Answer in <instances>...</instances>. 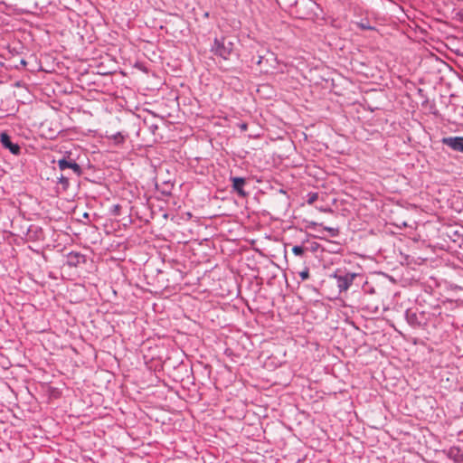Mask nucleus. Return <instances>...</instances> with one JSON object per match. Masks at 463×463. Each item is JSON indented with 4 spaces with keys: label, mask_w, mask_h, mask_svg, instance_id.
<instances>
[{
    "label": "nucleus",
    "mask_w": 463,
    "mask_h": 463,
    "mask_svg": "<svg viewBox=\"0 0 463 463\" xmlns=\"http://www.w3.org/2000/svg\"><path fill=\"white\" fill-rule=\"evenodd\" d=\"M330 277L335 279L340 293L347 291L358 278H362L358 273L343 269H336Z\"/></svg>",
    "instance_id": "obj_1"
},
{
    "label": "nucleus",
    "mask_w": 463,
    "mask_h": 463,
    "mask_svg": "<svg viewBox=\"0 0 463 463\" xmlns=\"http://www.w3.org/2000/svg\"><path fill=\"white\" fill-rule=\"evenodd\" d=\"M233 49L234 43L227 37L215 38L211 46V52L223 60H229Z\"/></svg>",
    "instance_id": "obj_2"
},
{
    "label": "nucleus",
    "mask_w": 463,
    "mask_h": 463,
    "mask_svg": "<svg viewBox=\"0 0 463 463\" xmlns=\"http://www.w3.org/2000/svg\"><path fill=\"white\" fill-rule=\"evenodd\" d=\"M405 317L408 324L414 328H422L426 326L423 313L418 314L409 309L405 313Z\"/></svg>",
    "instance_id": "obj_3"
},
{
    "label": "nucleus",
    "mask_w": 463,
    "mask_h": 463,
    "mask_svg": "<svg viewBox=\"0 0 463 463\" xmlns=\"http://www.w3.org/2000/svg\"><path fill=\"white\" fill-rule=\"evenodd\" d=\"M441 142L453 151L463 153V137H447Z\"/></svg>",
    "instance_id": "obj_4"
},
{
    "label": "nucleus",
    "mask_w": 463,
    "mask_h": 463,
    "mask_svg": "<svg viewBox=\"0 0 463 463\" xmlns=\"http://www.w3.org/2000/svg\"><path fill=\"white\" fill-rule=\"evenodd\" d=\"M0 142L2 146L8 149L13 155H19L21 152V147L18 144H14L11 141V137L5 132L1 133L0 135Z\"/></svg>",
    "instance_id": "obj_5"
},
{
    "label": "nucleus",
    "mask_w": 463,
    "mask_h": 463,
    "mask_svg": "<svg viewBox=\"0 0 463 463\" xmlns=\"http://www.w3.org/2000/svg\"><path fill=\"white\" fill-rule=\"evenodd\" d=\"M58 166L61 171L71 169L77 176H80L82 174L80 165L72 160L68 161L66 158H61L58 160Z\"/></svg>",
    "instance_id": "obj_6"
},
{
    "label": "nucleus",
    "mask_w": 463,
    "mask_h": 463,
    "mask_svg": "<svg viewBox=\"0 0 463 463\" xmlns=\"http://www.w3.org/2000/svg\"><path fill=\"white\" fill-rule=\"evenodd\" d=\"M231 181L232 183V189L237 192V194L241 196V197H244L246 196L247 193L244 191L243 187L246 184V179L243 178V177H238V176H234V177H231Z\"/></svg>",
    "instance_id": "obj_7"
},
{
    "label": "nucleus",
    "mask_w": 463,
    "mask_h": 463,
    "mask_svg": "<svg viewBox=\"0 0 463 463\" xmlns=\"http://www.w3.org/2000/svg\"><path fill=\"white\" fill-rule=\"evenodd\" d=\"M84 255L71 251L67 255V264L70 267H77L80 263L84 262Z\"/></svg>",
    "instance_id": "obj_8"
},
{
    "label": "nucleus",
    "mask_w": 463,
    "mask_h": 463,
    "mask_svg": "<svg viewBox=\"0 0 463 463\" xmlns=\"http://www.w3.org/2000/svg\"><path fill=\"white\" fill-rule=\"evenodd\" d=\"M106 137L109 140H111L113 144L116 146L122 145L126 140V135H124L122 132H117L115 134L107 135Z\"/></svg>",
    "instance_id": "obj_9"
},
{
    "label": "nucleus",
    "mask_w": 463,
    "mask_h": 463,
    "mask_svg": "<svg viewBox=\"0 0 463 463\" xmlns=\"http://www.w3.org/2000/svg\"><path fill=\"white\" fill-rule=\"evenodd\" d=\"M292 252L296 255V256H303L304 253H305V248L303 246H300V245H295L293 248H292Z\"/></svg>",
    "instance_id": "obj_10"
},
{
    "label": "nucleus",
    "mask_w": 463,
    "mask_h": 463,
    "mask_svg": "<svg viewBox=\"0 0 463 463\" xmlns=\"http://www.w3.org/2000/svg\"><path fill=\"white\" fill-rule=\"evenodd\" d=\"M318 198V194L317 193H309L307 194V203L308 204H313Z\"/></svg>",
    "instance_id": "obj_11"
},
{
    "label": "nucleus",
    "mask_w": 463,
    "mask_h": 463,
    "mask_svg": "<svg viewBox=\"0 0 463 463\" xmlns=\"http://www.w3.org/2000/svg\"><path fill=\"white\" fill-rule=\"evenodd\" d=\"M299 277L301 280H307L309 279V269L305 268L302 271L299 272Z\"/></svg>",
    "instance_id": "obj_12"
},
{
    "label": "nucleus",
    "mask_w": 463,
    "mask_h": 463,
    "mask_svg": "<svg viewBox=\"0 0 463 463\" xmlns=\"http://www.w3.org/2000/svg\"><path fill=\"white\" fill-rule=\"evenodd\" d=\"M59 184H62L64 188H67L69 186V178L67 176H64L61 175L60 177H58Z\"/></svg>",
    "instance_id": "obj_13"
},
{
    "label": "nucleus",
    "mask_w": 463,
    "mask_h": 463,
    "mask_svg": "<svg viewBox=\"0 0 463 463\" xmlns=\"http://www.w3.org/2000/svg\"><path fill=\"white\" fill-rule=\"evenodd\" d=\"M325 231H327L331 236L335 237L338 235V229L337 228H332V227H323Z\"/></svg>",
    "instance_id": "obj_14"
},
{
    "label": "nucleus",
    "mask_w": 463,
    "mask_h": 463,
    "mask_svg": "<svg viewBox=\"0 0 463 463\" xmlns=\"http://www.w3.org/2000/svg\"><path fill=\"white\" fill-rule=\"evenodd\" d=\"M460 454V450L458 449H450V455H454L455 457H458V455Z\"/></svg>",
    "instance_id": "obj_15"
},
{
    "label": "nucleus",
    "mask_w": 463,
    "mask_h": 463,
    "mask_svg": "<svg viewBox=\"0 0 463 463\" xmlns=\"http://www.w3.org/2000/svg\"><path fill=\"white\" fill-rule=\"evenodd\" d=\"M241 131L247 130L248 125L246 123H241L239 125Z\"/></svg>",
    "instance_id": "obj_16"
},
{
    "label": "nucleus",
    "mask_w": 463,
    "mask_h": 463,
    "mask_svg": "<svg viewBox=\"0 0 463 463\" xmlns=\"http://www.w3.org/2000/svg\"><path fill=\"white\" fill-rule=\"evenodd\" d=\"M360 27L363 28V29H366V30L373 29L372 26L366 25V24H360Z\"/></svg>",
    "instance_id": "obj_17"
},
{
    "label": "nucleus",
    "mask_w": 463,
    "mask_h": 463,
    "mask_svg": "<svg viewBox=\"0 0 463 463\" xmlns=\"http://www.w3.org/2000/svg\"><path fill=\"white\" fill-rule=\"evenodd\" d=\"M204 16H205V17H208V16H209V14H208V13H205V14H204Z\"/></svg>",
    "instance_id": "obj_18"
}]
</instances>
